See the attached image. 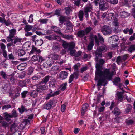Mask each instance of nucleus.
Listing matches in <instances>:
<instances>
[{
	"mask_svg": "<svg viewBox=\"0 0 135 135\" xmlns=\"http://www.w3.org/2000/svg\"><path fill=\"white\" fill-rule=\"evenodd\" d=\"M64 10L66 14L68 15H69L70 13L72 11L71 7H69L65 8Z\"/></svg>",
	"mask_w": 135,
	"mask_h": 135,
	"instance_id": "obj_28",
	"label": "nucleus"
},
{
	"mask_svg": "<svg viewBox=\"0 0 135 135\" xmlns=\"http://www.w3.org/2000/svg\"><path fill=\"white\" fill-rule=\"evenodd\" d=\"M94 42L93 41H91L89 43V44L88 45L87 47L88 50H91L94 45Z\"/></svg>",
	"mask_w": 135,
	"mask_h": 135,
	"instance_id": "obj_36",
	"label": "nucleus"
},
{
	"mask_svg": "<svg viewBox=\"0 0 135 135\" xmlns=\"http://www.w3.org/2000/svg\"><path fill=\"white\" fill-rule=\"evenodd\" d=\"M98 38L99 40L100 41L101 43H104V39L103 37L99 33L98 34Z\"/></svg>",
	"mask_w": 135,
	"mask_h": 135,
	"instance_id": "obj_47",
	"label": "nucleus"
},
{
	"mask_svg": "<svg viewBox=\"0 0 135 135\" xmlns=\"http://www.w3.org/2000/svg\"><path fill=\"white\" fill-rule=\"evenodd\" d=\"M8 85L7 84H5L3 86L2 89L1 90L2 93L3 94H6L8 90Z\"/></svg>",
	"mask_w": 135,
	"mask_h": 135,
	"instance_id": "obj_16",
	"label": "nucleus"
},
{
	"mask_svg": "<svg viewBox=\"0 0 135 135\" xmlns=\"http://www.w3.org/2000/svg\"><path fill=\"white\" fill-rule=\"evenodd\" d=\"M2 55L7 60L8 59V56L6 51L5 50H2Z\"/></svg>",
	"mask_w": 135,
	"mask_h": 135,
	"instance_id": "obj_53",
	"label": "nucleus"
},
{
	"mask_svg": "<svg viewBox=\"0 0 135 135\" xmlns=\"http://www.w3.org/2000/svg\"><path fill=\"white\" fill-rule=\"evenodd\" d=\"M18 109L20 113L21 114L22 113L24 112H27L26 109L23 105L21 106V107L18 108Z\"/></svg>",
	"mask_w": 135,
	"mask_h": 135,
	"instance_id": "obj_35",
	"label": "nucleus"
},
{
	"mask_svg": "<svg viewBox=\"0 0 135 135\" xmlns=\"http://www.w3.org/2000/svg\"><path fill=\"white\" fill-rule=\"evenodd\" d=\"M28 93L27 91H25L22 92L21 93L22 97V98L26 97L27 96V94Z\"/></svg>",
	"mask_w": 135,
	"mask_h": 135,
	"instance_id": "obj_60",
	"label": "nucleus"
},
{
	"mask_svg": "<svg viewBox=\"0 0 135 135\" xmlns=\"http://www.w3.org/2000/svg\"><path fill=\"white\" fill-rule=\"evenodd\" d=\"M134 123L135 121L131 119L128 120L126 122V124L128 125L133 124Z\"/></svg>",
	"mask_w": 135,
	"mask_h": 135,
	"instance_id": "obj_44",
	"label": "nucleus"
},
{
	"mask_svg": "<svg viewBox=\"0 0 135 135\" xmlns=\"http://www.w3.org/2000/svg\"><path fill=\"white\" fill-rule=\"evenodd\" d=\"M48 20V19L47 18L44 19H40L38 20V22H40L41 24H46L47 23Z\"/></svg>",
	"mask_w": 135,
	"mask_h": 135,
	"instance_id": "obj_30",
	"label": "nucleus"
},
{
	"mask_svg": "<svg viewBox=\"0 0 135 135\" xmlns=\"http://www.w3.org/2000/svg\"><path fill=\"white\" fill-rule=\"evenodd\" d=\"M32 49L30 51L31 53H33L34 52L38 54L41 52L40 50L39 49H37L33 45L32 46Z\"/></svg>",
	"mask_w": 135,
	"mask_h": 135,
	"instance_id": "obj_17",
	"label": "nucleus"
},
{
	"mask_svg": "<svg viewBox=\"0 0 135 135\" xmlns=\"http://www.w3.org/2000/svg\"><path fill=\"white\" fill-rule=\"evenodd\" d=\"M22 40V38H18L17 37L15 38L14 39H13L14 41L13 43L14 44L20 43L21 42Z\"/></svg>",
	"mask_w": 135,
	"mask_h": 135,
	"instance_id": "obj_32",
	"label": "nucleus"
},
{
	"mask_svg": "<svg viewBox=\"0 0 135 135\" xmlns=\"http://www.w3.org/2000/svg\"><path fill=\"white\" fill-rule=\"evenodd\" d=\"M122 120V118L119 117H117L114 119V121L116 123H119Z\"/></svg>",
	"mask_w": 135,
	"mask_h": 135,
	"instance_id": "obj_54",
	"label": "nucleus"
},
{
	"mask_svg": "<svg viewBox=\"0 0 135 135\" xmlns=\"http://www.w3.org/2000/svg\"><path fill=\"white\" fill-rule=\"evenodd\" d=\"M52 49L55 52H57L60 50V47L59 45H54L53 46Z\"/></svg>",
	"mask_w": 135,
	"mask_h": 135,
	"instance_id": "obj_27",
	"label": "nucleus"
},
{
	"mask_svg": "<svg viewBox=\"0 0 135 135\" xmlns=\"http://www.w3.org/2000/svg\"><path fill=\"white\" fill-rule=\"evenodd\" d=\"M118 17V15L117 14L113 13H109L106 16V17L108 20H109L113 21Z\"/></svg>",
	"mask_w": 135,
	"mask_h": 135,
	"instance_id": "obj_6",
	"label": "nucleus"
},
{
	"mask_svg": "<svg viewBox=\"0 0 135 135\" xmlns=\"http://www.w3.org/2000/svg\"><path fill=\"white\" fill-rule=\"evenodd\" d=\"M92 28L90 27H87L85 30V33L87 34L89 33L91 31Z\"/></svg>",
	"mask_w": 135,
	"mask_h": 135,
	"instance_id": "obj_56",
	"label": "nucleus"
},
{
	"mask_svg": "<svg viewBox=\"0 0 135 135\" xmlns=\"http://www.w3.org/2000/svg\"><path fill=\"white\" fill-rule=\"evenodd\" d=\"M27 66V64L23 63L17 66V69L20 70H24Z\"/></svg>",
	"mask_w": 135,
	"mask_h": 135,
	"instance_id": "obj_15",
	"label": "nucleus"
},
{
	"mask_svg": "<svg viewBox=\"0 0 135 135\" xmlns=\"http://www.w3.org/2000/svg\"><path fill=\"white\" fill-rule=\"evenodd\" d=\"M96 69L95 79L98 80L97 83V85L98 86L105 85L106 80H111L113 76L115 74L114 71H110L109 69H105L102 71L101 70V67L99 64H97Z\"/></svg>",
	"mask_w": 135,
	"mask_h": 135,
	"instance_id": "obj_1",
	"label": "nucleus"
},
{
	"mask_svg": "<svg viewBox=\"0 0 135 135\" xmlns=\"http://www.w3.org/2000/svg\"><path fill=\"white\" fill-rule=\"evenodd\" d=\"M12 118H16L18 116V114L16 112L15 110H13L12 111V114L11 115Z\"/></svg>",
	"mask_w": 135,
	"mask_h": 135,
	"instance_id": "obj_40",
	"label": "nucleus"
},
{
	"mask_svg": "<svg viewBox=\"0 0 135 135\" xmlns=\"http://www.w3.org/2000/svg\"><path fill=\"white\" fill-rule=\"evenodd\" d=\"M52 58L55 60H58L59 59V56L57 54L55 53L52 55Z\"/></svg>",
	"mask_w": 135,
	"mask_h": 135,
	"instance_id": "obj_50",
	"label": "nucleus"
},
{
	"mask_svg": "<svg viewBox=\"0 0 135 135\" xmlns=\"http://www.w3.org/2000/svg\"><path fill=\"white\" fill-rule=\"evenodd\" d=\"M112 112L115 115H119L121 113L120 110L117 107L115 108Z\"/></svg>",
	"mask_w": 135,
	"mask_h": 135,
	"instance_id": "obj_19",
	"label": "nucleus"
},
{
	"mask_svg": "<svg viewBox=\"0 0 135 135\" xmlns=\"http://www.w3.org/2000/svg\"><path fill=\"white\" fill-rule=\"evenodd\" d=\"M66 105L63 104L62 105L61 107V110L62 112H64L66 109Z\"/></svg>",
	"mask_w": 135,
	"mask_h": 135,
	"instance_id": "obj_64",
	"label": "nucleus"
},
{
	"mask_svg": "<svg viewBox=\"0 0 135 135\" xmlns=\"http://www.w3.org/2000/svg\"><path fill=\"white\" fill-rule=\"evenodd\" d=\"M23 123L25 125L29 124L30 123V121L28 119H23Z\"/></svg>",
	"mask_w": 135,
	"mask_h": 135,
	"instance_id": "obj_59",
	"label": "nucleus"
},
{
	"mask_svg": "<svg viewBox=\"0 0 135 135\" xmlns=\"http://www.w3.org/2000/svg\"><path fill=\"white\" fill-rule=\"evenodd\" d=\"M25 54V52L24 50L21 49L18 50V54L19 56H22L24 55Z\"/></svg>",
	"mask_w": 135,
	"mask_h": 135,
	"instance_id": "obj_38",
	"label": "nucleus"
},
{
	"mask_svg": "<svg viewBox=\"0 0 135 135\" xmlns=\"http://www.w3.org/2000/svg\"><path fill=\"white\" fill-rule=\"evenodd\" d=\"M4 23L7 26H9L11 24V22L10 21L9 19L6 21L5 19L4 20Z\"/></svg>",
	"mask_w": 135,
	"mask_h": 135,
	"instance_id": "obj_55",
	"label": "nucleus"
},
{
	"mask_svg": "<svg viewBox=\"0 0 135 135\" xmlns=\"http://www.w3.org/2000/svg\"><path fill=\"white\" fill-rule=\"evenodd\" d=\"M132 107L129 104H128L127 105V108L125 109V111L127 113H128L131 109Z\"/></svg>",
	"mask_w": 135,
	"mask_h": 135,
	"instance_id": "obj_48",
	"label": "nucleus"
},
{
	"mask_svg": "<svg viewBox=\"0 0 135 135\" xmlns=\"http://www.w3.org/2000/svg\"><path fill=\"white\" fill-rule=\"evenodd\" d=\"M66 16H60L59 20L61 23L63 24L66 21Z\"/></svg>",
	"mask_w": 135,
	"mask_h": 135,
	"instance_id": "obj_23",
	"label": "nucleus"
},
{
	"mask_svg": "<svg viewBox=\"0 0 135 135\" xmlns=\"http://www.w3.org/2000/svg\"><path fill=\"white\" fill-rule=\"evenodd\" d=\"M38 57L37 55H34L31 59V60L33 61H36L38 60Z\"/></svg>",
	"mask_w": 135,
	"mask_h": 135,
	"instance_id": "obj_45",
	"label": "nucleus"
},
{
	"mask_svg": "<svg viewBox=\"0 0 135 135\" xmlns=\"http://www.w3.org/2000/svg\"><path fill=\"white\" fill-rule=\"evenodd\" d=\"M10 79L11 82L13 84H15L16 82V80L12 75H11V76L10 77Z\"/></svg>",
	"mask_w": 135,
	"mask_h": 135,
	"instance_id": "obj_51",
	"label": "nucleus"
},
{
	"mask_svg": "<svg viewBox=\"0 0 135 135\" xmlns=\"http://www.w3.org/2000/svg\"><path fill=\"white\" fill-rule=\"evenodd\" d=\"M43 41L42 39L37 40L35 41V44L38 46H40L43 44Z\"/></svg>",
	"mask_w": 135,
	"mask_h": 135,
	"instance_id": "obj_37",
	"label": "nucleus"
},
{
	"mask_svg": "<svg viewBox=\"0 0 135 135\" xmlns=\"http://www.w3.org/2000/svg\"><path fill=\"white\" fill-rule=\"evenodd\" d=\"M51 29L52 31L59 35H61L62 34L60 32V30L59 28L56 26H52L51 27Z\"/></svg>",
	"mask_w": 135,
	"mask_h": 135,
	"instance_id": "obj_11",
	"label": "nucleus"
},
{
	"mask_svg": "<svg viewBox=\"0 0 135 135\" xmlns=\"http://www.w3.org/2000/svg\"><path fill=\"white\" fill-rule=\"evenodd\" d=\"M67 85V83L65 82L62 84V88L61 89V90L64 91L66 89V86Z\"/></svg>",
	"mask_w": 135,
	"mask_h": 135,
	"instance_id": "obj_63",
	"label": "nucleus"
},
{
	"mask_svg": "<svg viewBox=\"0 0 135 135\" xmlns=\"http://www.w3.org/2000/svg\"><path fill=\"white\" fill-rule=\"evenodd\" d=\"M121 17L123 18H125L129 16V14L127 12L123 11L120 13Z\"/></svg>",
	"mask_w": 135,
	"mask_h": 135,
	"instance_id": "obj_26",
	"label": "nucleus"
},
{
	"mask_svg": "<svg viewBox=\"0 0 135 135\" xmlns=\"http://www.w3.org/2000/svg\"><path fill=\"white\" fill-rule=\"evenodd\" d=\"M101 30L102 33L105 35L110 34L112 32L109 26L106 25L102 26L101 27Z\"/></svg>",
	"mask_w": 135,
	"mask_h": 135,
	"instance_id": "obj_4",
	"label": "nucleus"
},
{
	"mask_svg": "<svg viewBox=\"0 0 135 135\" xmlns=\"http://www.w3.org/2000/svg\"><path fill=\"white\" fill-rule=\"evenodd\" d=\"M83 11L80 10L78 13V17L80 21H82L83 20Z\"/></svg>",
	"mask_w": 135,
	"mask_h": 135,
	"instance_id": "obj_34",
	"label": "nucleus"
},
{
	"mask_svg": "<svg viewBox=\"0 0 135 135\" xmlns=\"http://www.w3.org/2000/svg\"><path fill=\"white\" fill-rule=\"evenodd\" d=\"M46 64L49 66V67H50L53 64V62L52 61H51L49 60H47L46 62Z\"/></svg>",
	"mask_w": 135,
	"mask_h": 135,
	"instance_id": "obj_57",
	"label": "nucleus"
},
{
	"mask_svg": "<svg viewBox=\"0 0 135 135\" xmlns=\"http://www.w3.org/2000/svg\"><path fill=\"white\" fill-rule=\"evenodd\" d=\"M62 45L64 48H69V43H68L64 41L63 42L62 44Z\"/></svg>",
	"mask_w": 135,
	"mask_h": 135,
	"instance_id": "obj_58",
	"label": "nucleus"
},
{
	"mask_svg": "<svg viewBox=\"0 0 135 135\" xmlns=\"http://www.w3.org/2000/svg\"><path fill=\"white\" fill-rule=\"evenodd\" d=\"M33 15L32 14L30 15L29 17V20H28V22L29 23H31L33 22Z\"/></svg>",
	"mask_w": 135,
	"mask_h": 135,
	"instance_id": "obj_62",
	"label": "nucleus"
},
{
	"mask_svg": "<svg viewBox=\"0 0 135 135\" xmlns=\"http://www.w3.org/2000/svg\"><path fill=\"white\" fill-rule=\"evenodd\" d=\"M128 50L131 53L133 51L135 50V44L130 45L128 49Z\"/></svg>",
	"mask_w": 135,
	"mask_h": 135,
	"instance_id": "obj_31",
	"label": "nucleus"
},
{
	"mask_svg": "<svg viewBox=\"0 0 135 135\" xmlns=\"http://www.w3.org/2000/svg\"><path fill=\"white\" fill-rule=\"evenodd\" d=\"M102 2H103V4L100 3V6L101 9L102 10H105L108 7V4L106 3L104 1H102Z\"/></svg>",
	"mask_w": 135,
	"mask_h": 135,
	"instance_id": "obj_13",
	"label": "nucleus"
},
{
	"mask_svg": "<svg viewBox=\"0 0 135 135\" xmlns=\"http://www.w3.org/2000/svg\"><path fill=\"white\" fill-rule=\"evenodd\" d=\"M113 22L112 23V24L113 26H119V23L118 22L117 18L114 20Z\"/></svg>",
	"mask_w": 135,
	"mask_h": 135,
	"instance_id": "obj_41",
	"label": "nucleus"
},
{
	"mask_svg": "<svg viewBox=\"0 0 135 135\" xmlns=\"http://www.w3.org/2000/svg\"><path fill=\"white\" fill-rule=\"evenodd\" d=\"M0 74L2 77L4 79H6L9 78L10 76L6 74V73L3 71H1Z\"/></svg>",
	"mask_w": 135,
	"mask_h": 135,
	"instance_id": "obj_18",
	"label": "nucleus"
},
{
	"mask_svg": "<svg viewBox=\"0 0 135 135\" xmlns=\"http://www.w3.org/2000/svg\"><path fill=\"white\" fill-rule=\"evenodd\" d=\"M51 77V76L48 75L45 77L42 80V82L46 83L49 80L50 78Z\"/></svg>",
	"mask_w": 135,
	"mask_h": 135,
	"instance_id": "obj_39",
	"label": "nucleus"
},
{
	"mask_svg": "<svg viewBox=\"0 0 135 135\" xmlns=\"http://www.w3.org/2000/svg\"><path fill=\"white\" fill-rule=\"evenodd\" d=\"M4 117L6 120L7 121H10L11 120V118H12L11 115L7 113H5Z\"/></svg>",
	"mask_w": 135,
	"mask_h": 135,
	"instance_id": "obj_33",
	"label": "nucleus"
},
{
	"mask_svg": "<svg viewBox=\"0 0 135 135\" xmlns=\"http://www.w3.org/2000/svg\"><path fill=\"white\" fill-rule=\"evenodd\" d=\"M9 34L6 38V40L8 42H13V39L14 36L16 34V30L14 29H12L11 30H9Z\"/></svg>",
	"mask_w": 135,
	"mask_h": 135,
	"instance_id": "obj_3",
	"label": "nucleus"
},
{
	"mask_svg": "<svg viewBox=\"0 0 135 135\" xmlns=\"http://www.w3.org/2000/svg\"><path fill=\"white\" fill-rule=\"evenodd\" d=\"M113 83L114 85L116 86H117L118 84L120 81V79L119 77H115Z\"/></svg>",
	"mask_w": 135,
	"mask_h": 135,
	"instance_id": "obj_25",
	"label": "nucleus"
},
{
	"mask_svg": "<svg viewBox=\"0 0 135 135\" xmlns=\"http://www.w3.org/2000/svg\"><path fill=\"white\" fill-rule=\"evenodd\" d=\"M85 32L83 30H81L78 31L77 33L78 37L81 38L84 37L85 35Z\"/></svg>",
	"mask_w": 135,
	"mask_h": 135,
	"instance_id": "obj_20",
	"label": "nucleus"
},
{
	"mask_svg": "<svg viewBox=\"0 0 135 135\" xmlns=\"http://www.w3.org/2000/svg\"><path fill=\"white\" fill-rule=\"evenodd\" d=\"M53 104V102L50 100L46 104H44L43 108L44 109H50Z\"/></svg>",
	"mask_w": 135,
	"mask_h": 135,
	"instance_id": "obj_12",
	"label": "nucleus"
},
{
	"mask_svg": "<svg viewBox=\"0 0 135 135\" xmlns=\"http://www.w3.org/2000/svg\"><path fill=\"white\" fill-rule=\"evenodd\" d=\"M107 50V46L103 44L99 48L97 49L95 52V60L96 61H98L99 57H102V51L106 52Z\"/></svg>",
	"mask_w": 135,
	"mask_h": 135,
	"instance_id": "obj_2",
	"label": "nucleus"
},
{
	"mask_svg": "<svg viewBox=\"0 0 135 135\" xmlns=\"http://www.w3.org/2000/svg\"><path fill=\"white\" fill-rule=\"evenodd\" d=\"M92 10V6L90 5L89 6L86 5L84 7V11L86 18L88 17L89 16L88 13L91 12Z\"/></svg>",
	"mask_w": 135,
	"mask_h": 135,
	"instance_id": "obj_5",
	"label": "nucleus"
},
{
	"mask_svg": "<svg viewBox=\"0 0 135 135\" xmlns=\"http://www.w3.org/2000/svg\"><path fill=\"white\" fill-rule=\"evenodd\" d=\"M75 43L74 42H71L69 43V49H74L75 47Z\"/></svg>",
	"mask_w": 135,
	"mask_h": 135,
	"instance_id": "obj_43",
	"label": "nucleus"
},
{
	"mask_svg": "<svg viewBox=\"0 0 135 135\" xmlns=\"http://www.w3.org/2000/svg\"><path fill=\"white\" fill-rule=\"evenodd\" d=\"M59 68L58 66H53L50 70V72L52 74H55L59 72Z\"/></svg>",
	"mask_w": 135,
	"mask_h": 135,
	"instance_id": "obj_10",
	"label": "nucleus"
},
{
	"mask_svg": "<svg viewBox=\"0 0 135 135\" xmlns=\"http://www.w3.org/2000/svg\"><path fill=\"white\" fill-rule=\"evenodd\" d=\"M113 31L116 33H118L121 31V30L119 29V26H114Z\"/></svg>",
	"mask_w": 135,
	"mask_h": 135,
	"instance_id": "obj_46",
	"label": "nucleus"
},
{
	"mask_svg": "<svg viewBox=\"0 0 135 135\" xmlns=\"http://www.w3.org/2000/svg\"><path fill=\"white\" fill-rule=\"evenodd\" d=\"M30 83L29 79H26L23 81H20L19 82V85L23 87L26 86L27 85L30 84Z\"/></svg>",
	"mask_w": 135,
	"mask_h": 135,
	"instance_id": "obj_8",
	"label": "nucleus"
},
{
	"mask_svg": "<svg viewBox=\"0 0 135 135\" xmlns=\"http://www.w3.org/2000/svg\"><path fill=\"white\" fill-rule=\"evenodd\" d=\"M78 73L76 72H74L73 74H71L69 76L68 80V83H71L73 80L74 78L75 79L78 78Z\"/></svg>",
	"mask_w": 135,
	"mask_h": 135,
	"instance_id": "obj_7",
	"label": "nucleus"
},
{
	"mask_svg": "<svg viewBox=\"0 0 135 135\" xmlns=\"http://www.w3.org/2000/svg\"><path fill=\"white\" fill-rule=\"evenodd\" d=\"M58 36L56 35L53 34L46 36L45 38L46 39H48L49 40H56L57 39Z\"/></svg>",
	"mask_w": 135,
	"mask_h": 135,
	"instance_id": "obj_14",
	"label": "nucleus"
},
{
	"mask_svg": "<svg viewBox=\"0 0 135 135\" xmlns=\"http://www.w3.org/2000/svg\"><path fill=\"white\" fill-rule=\"evenodd\" d=\"M76 50L74 49H70L69 53L70 55L72 56H74L75 54Z\"/></svg>",
	"mask_w": 135,
	"mask_h": 135,
	"instance_id": "obj_61",
	"label": "nucleus"
},
{
	"mask_svg": "<svg viewBox=\"0 0 135 135\" xmlns=\"http://www.w3.org/2000/svg\"><path fill=\"white\" fill-rule=\"evenodd\" d=\"M123 93L122 92H118L117 93V96L118 100L120 102L123 99Z\"/></svg>",
	"mask_w": 135,
	"mask_h": 135,
	"instance_id": "obj_21",
	"label": "nucleus"
},
{
	"mask_svg": "<svg viewBox=\"0 0 135 135\" xmlns=\"http://www.w3.org/2000/svg\"><path fill=\"white\" fill-rule=\"evenodd\" d=\"M47 85H40L38 86L37 88V91H40L41 90H45L47 89Z\"/></svg>",
	"mask_w": 135,
	"mask_h": 135,
	"instance_id": "obj_22",
	"label": "nucleus"
},
{
	"mask_svg": "<svg viewBox=\"0 0 135 135\" xmlns=\"http://www.w3.org/2000/svg\"><path fill=\"white\" fill-rule=\"evenodd\" d=\"M31 44L29 42H26L23 44V48L25 50H27L30 47Z\"/></svg>",
	"mask_w": 135,
	"mask_h": 135,
	"instance_id": "obj_24",
	"label": "nucleus"
},
{
	"mask_svg": "<svg viewBox=\"0 0 135 135\" xmlns=\"http://www.w3.org/2000/svg\"><path fill=\"white\" fill-rule=\"evenodd\" d=\"M98 63H97L96 64V66L97 64H99L102 68L101 65H102L103 64L105 63V61L103 59H100Z\"/></svg>",
	"mask_w": 135,
	"mask_h": 135,
	"instance_id": "obj_52",
	"label": "nucleus"
},
{
	"mask_svg": "<svg viewBox=\"0 0 135 135\" xmlns=\"http://www.w3.org/2000/svg\"><path fill=\"white\" fill-rule=\"evenodd\" d=\"M33 68L31 67H29L28 69L27 74L29 75H30L32 73L33 71Z\"/></svg>",
	"mask_w": 135,
	"mask_h": 135,
	"instance_id": "obj_49",
	"label": "nucleus"
},
{
	"mask_svg": "<svg viewBox=\"0 0 135 135\" xmlns=\"http://www.w3.org/2000/svg\"><path fill=\"white\" fill-rule=\"evenodd\" d=\"M38 95V93L37 91L36 90H33L31 93L30 96L34 98H35L37 97Z\"/></svg>",
	"mask_w": 135,
	"mask_h": 135,
	"instance_id": "obj_42",
	"label": "nucleus"
},
{
	"mask_svg": "<svg viewBox=\"0 0 135 135\" xmlns=\"http://www.w3.org/2000/svg\"><path fill=\"white\" fill-rule=\"evenodd\" d=\"M68 74V73L65 71H61L59 73V78L61 80L67 78Z\"/></svg>",
	"mask_w": 135,
	"mask_h": 135,
	"instance_id": "obj_9",
	"label": "nucleus"
},
{
	"mask_svg": "<svg viewBox=\"0 0 135 135\" xmlns=\"http://www.w3.org/2000/svg\"><path fill=\"white\" fill-rule=\"evenodd\" d=\"M33 26L29 25H26L24 28L25 32H28L31 30L33 28Z\"/></svg>",
	"mask_w": 135,
	"mask_h": 135,
	"instance_id": "obj_29",
	"label": "nucleus"
}]
</instances>
